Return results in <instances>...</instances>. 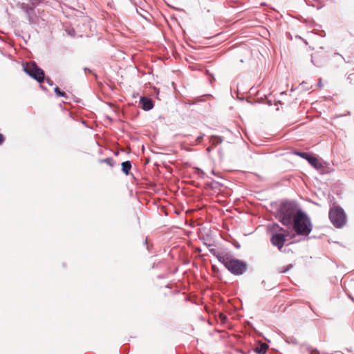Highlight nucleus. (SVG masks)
Here are the masks:
<instances>
[{
  "label": "nucleus",
  "mask_w": 354,
  "mask_h": 354,
  "mask_svg": "<svg viewBox=\"0 0 354 354\" xmlns=\"http://www.w3.org/2000/svg\"><path fill=\"white\" fill-rule=\"evenodd\" d=\"M209 250L233 274L241 275L245 272L247 269L245 262L233 257L228 252H219L215 248H209Z\"/></svg>",
  "instance_id": "nucleus-1"
},
{
  "label": "nucleus",
  "mask_w": 354,
  "mask_h": 354,
  "mask_svg": "<svg viewBox=\"0 0 354 354\" xmlns=\"http://www.w3.org/2000/svg\"><path fill=\"white\" fill-rule=\"evenodd\" d=\"M293 229L299 235L308 236L312 231L313 225L308 216L299 211L293 220Z\"/></svg>",
  "instance_id": "nucleus-2"
},
{
  "label": "nucleus",
  "mask_w": 354,
  "mask_h": 354,
  "mask_svg": "<svg viewBox=\"0 0 354 354\" xmlns=\"http://www.w3.org/2000/svg\"><path fill=\"white\" fill-rule=\"evenodd\" d=\"M298 212L295 203L292 202H285L281 203L279 207L278 216L280 221L283 225H288L292 223Z\"/></svg>",
  "instance_id": "nucleus-3"
},
{
  "label": "nucleus",
  "mask_w": 354,
  "mask_h": 354,
  "mask_svg": "<svg viewBox=\"0 0 354 354\" xmlns=\"http://www.w3.org/2000/svg\"><path fill=\"white\" fill-rule=\"evenodd\" d=\"M294 154L306 159L313 167L320 171L321 174H324L328 172V167L326 166V163L317 156L308 153L298 151H295Z\"/></svg>",
  "instance_id": "nucleus-4"
},
{
  "label": "nucleus",
  "mask_w": 354,
  "mask_h": 354,
  "mask_svg": "<svg viewBox=\"0 0 354 354\" xmlns=\"http://www.w3.org/2000/svg\"><path fill=\"white\" fill-rule=\"evenodd\" d=\"M286 230L281 228L278 225H275L272 228V234L270 237L272 244L281 250L286 242V237L288 236Z\"/></svg>",
  "instance_id": "nucleus-5"
},
{
  "label": "nucleus",
  "mask_w": 354,
  "mask_h": 354,
  "mask_svg": "<svg viewBox=\"0 0 354 354\" xmlns=\"http://www.w3.org/2000/svg\"><path fill=\"white\" fill-rule=\"evenodd\" d=\"M24 71L31 77L41 83L44 80V71L39 68L35 62H31L23 65Z\"/></svg>",
  "instance_id": "nucleus-6"
},
{
  "label": "nucleus",
  "mask_w": 354,
  "mask_h": 354,
  "mask_svg": "<svg viewBox=\"0 0 354 354\" xmlns=\"http://www.w3.org/2000/svg\"><path fill=\"white\" fill-rule=\"evenodd\" d=\"M329 218L336 227H341L346 223L344 212L338 206H333L330 208L329 211Z\"/></svg>",
  "instance_id": "nucleus-7"
},
{
  "label": "nucleus",
  "mask_w": 354,
  "mask_h": 354,
  "mask_svg": "<svg viewBox=\"0 0 354 354\" xmlns=\"http://www.w3.org/2000/svg\"><path fill=\"white\" fill-rule=\"evenodd\" d=\"M140 104H142V108L145 111H149L153 108L152 101L147 97H141Z\"/></svg>",
  "instance_id": "nucleus-8"
},
{
  "label": "nucleus",
  "mask_w": 354,
  "mask_h": 354,
  "mask_svg": "<svg viewBox=\"0 0 354 354\" xmlns=\"http://www.w3.org/2000/svg\"><path fill=\"white\" fill-rule=\"evenodd\" d=\"M268 348V344L266 343H262L254 348V351L258 354H265Z\"/></svg>",
  "instance_id": "nucleus-9"
},
{
  "label": "nucleus",
  "mask_w": 354,
  "mask_h": 354,
  "mask_svg": "<svg viewBox=\"0 0 354 354\" xmlns=\"http://www.w3.org/2000/svg\"><path fill=\"white\" fill-rule=\"evenodd\" d=\"M131 168V164L130 161H125L122 163V170L125 175L129 174V171Z\"/></svg>",
  "instance_id": "nucleus-10"
},
{
  "label": "nucleus",
  "mask_w": 354,
  "mask_h": 354,
  "mask_svg": "<svg viewBox=\"0 0 354 354\" xmlns=\"http://www.w3.org/2000/svg\"><path fill=\"white\" fill-rule=\"evenodd\" d=\"M211 142L213 145H218L221 143L222 139L220 137L218 136H214L211 139Z\"/></svg>",
  "instance_id": "nucleus-11"
},
{
  "label": "nucleus",
  "mask_w": 354,
  "mask_h": 354,
  "mask_svg": "<svg viewBox=\"0 0 354 354\" xmlns=\"http://www.w3.org/2000/svg\"><path fill=\"white\" fill-rule=\"evenodd\" d=\"M55 92L57 96L59 97H66V93L64 91H62L59 88L55 87Z\"/></svg>",
  "instance_id": "nucleus-12"
},
{
  "label": "nucleus",
  "mask_w": 354,
  "mask_h": 354,
  "mask_svg": "<svg viewBox=\"0 0 354 354\" xmlns=\"http://www.w3.org/2000/svg\"><path fill=\"white\" fill-rule=\"evenodd\" d=\"M102 162H105L110 166H113L114 161L112 158H108L102 160Z\"/></svg>",
  "instance_id": "nucleus-13"
},
{
  "label": "nucleus",
  "mask_w": 354,
  "mask_h": 354,
  "mask_svg": "<svg viewBox=\"0 0 354 354\" xmlns=\"http://www.w3.org/2000/svg\"><path fill=\"white\" fill-rule=\"evenodd\" d=\"M5 141V137L2 133H0V145H2Z\"/></svg>",
  "instance_id": "nucleus-14"
},
{
  "label": "nucleus",
  "mask_w": 354,
  "mask_h": 354,
  "mask_svg": "<svg viewBox=\"0 0 354 354\" xmlns=\"http://www.w3.org/2000/svg\"><path fill=\"white\" fill-rule=\"evenodd\" d=\"M310 353L311 354H319V352L317 349H312Z\"/></svg>",
  "instance_id": "nucleus-15"
},
{
  "label": "nucleus",
  "mask_w": 354,
  "mask_h": 354,
  "mask_svg": "<svg viewBox=\"0 0 354 354\" xmlns=\"http://www.w3.org/2000/svg\"><path fill=\"white\" fill-rule=\"evenodd\" d=\"M185 183H191V184H192L194 185L198 186V185L195 184L194 181H192V182L185 181Z\"/></svg>",
  "instance_id": "nucleus-16"
}]
</instances>
